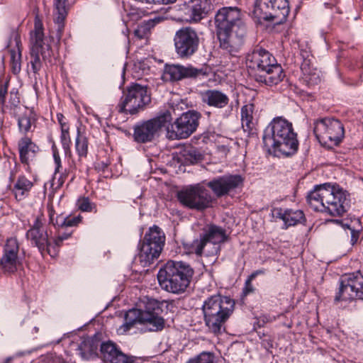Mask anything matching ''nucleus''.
Masks as SVG:
<instances>
[{"label":"nucleus","mask_w":363,"mask_h":363,"mask_svg":"<svg viewBox=\"0 0 363 363\" xmlns=\"http://www.w3.org/2000/svg\"><path fill=\"white\" fill-rule=\"evenodd\" d=\"M265 149L275 156H289L298 147L296 134L291 123L281 117L274 118L266 128L262 137Z\"/></svg>","instance_id":"nucleus-1"},{"label":"nucleus","mask_w":363,"mask_h":363,"mask_svg":"<svg viewBox=\"0 0 363 363\" xmlns=\"http://www.w3.org/2000/svg\"><path fill=\"white\" fill-rule=\"evenodd\" d=\"M350 201L346 191L328 184L316 186L307 196L311 208L332 216H342L349 208Z\"/></svg>","instance_id":"nucleus-2"},{"label":"nucleus","mask_w":363,"mask_h":363,"mask_svg":"<svg viewBox=\"0 0 363 363\" xmlns=\"http://www.w3.org/2000/svg\"><path fill=\"white\" fill-rule=\"evenodd\" d=\"M247 66L258 72L257 81L268 86L278 84L285 77L281 66L267 50L256 47L246 56Z\"/></svg>","instance_id":"nucleus-3"},{"label":"nucleus","mask_w":363,"mask_h":363,"mask_svg":"<svg viewBox=\"0 0 363 363\" xmlns=\"http://www.w3.org/2000/svg\"><path fill=\"white\" fill-rule=\"evenodd\" d=\"M163 302L154 298H147L143 309L132 308L124 317V323L120 330L128 331L135 323L145 325L150 331H160L164 327V319L162 316Z\"/></svg>","instance_id":"nucleus-4"},{"label":"nucleus","mask_w":363,"mask_h":363,"mask_svg":"<svg viewBox=\"0 0 363 363\" xmlns=\"http://www.w3.org/2000/svg\"><path fill=\"white\" fill-rule=\"evenodd\" d=\"M234 309L235 301L228 296L218 294L208 297L202 306L206 325L212 333H220Z\"/></svg>","instance_id":"nucleus-5"},{"label":"nucleus","mask_w":363,"mask_h":363,"mask_svg":"<svg viewBox=\"0 0 363 363\" xmlns=\"http://www.w3.org/2000/svg\"><path fill=\"white\" fill-rule=\"evenodd\" d=\"M193 274L194 269L189 264L169 260L159 270L157 279L162 289L179 294L189 285Z\"/></svg>","instance_id":"nucleus-6"},{"label":"nucleus","mask_w":363,"mask_h":363,"mask_svg":"<svg viewBox=\"0 0 363 363\" xmlns=\"http://www.w3.org/2000/svg\"><path fill=\"white\" fill-rule=\"evenodd\" d=\"M226 239L225 231L220 227L212 225L200 235L199 239H196L191 242H184L183 246L189 254L214 256L220 251V244L224 242Z\"/></svg>","instance_id":"nucleus-7"},{"label":"nucleus","mask_w":363,"mask_h":363,"mask_svg":"<svg viewBox=\"0 0 363 363\" xmlns=\"http://www.w3.org/2000/svg\"><path fill=\"white\" fill-rule=\"evenodd\" d=\"M288 0H255L252 16L255 22L279 25L284 23L289 13Z\"/></svg>","instance_id":"nucleus-8"},{"label":"nucleus","mask_w":363,"mask_h":363,"mask_svg":"<svg viewBox=\"0 0 363 363\" xmlns=\"http://www.w3.org/2000/svg\"><path fill=\"white\" fill-rule=\"evenodd\" d=\"M164 242L165 235L161 228L157 225L150 228L138 245L137 259L140 264L143 267H148L157 259Z\"/></svg>","instance_id":"nucleus-9"},{"label":"nucleus","mask_w":363,"mask_h":363,"mask_svg":"<svg viewBox=\"0 0 363 363\" xmlns=\"http://www.w3.org/2000/svg\"><path fill=\"white\" fill-rule=\"evenodd\" d=\"M150 102V96L147 94V87L133 84L123 91L118 108L120 113L134 115L144 110Z\"/></svg>","instance_id":"nucleus-10"},{"label":"nucleus","mask_w":363,"mask_h":363,"mask_svg":"<svg viewBox=\"0 0 363 363\" xmlns=\"http://www.w3.org/2000/svg\"><path fill=\"white\" fill-rule=\"evenodd\" d=\"M172 120L171 111L167 110L153 118L137 123L134 126V140L139 143L153 141Z\"/></svg>","instance_id":"nucleus-11"},{"label":"nucleus","mask_w":363,"mask_h":363,"mask_svg":"<svg viewBox=\"0 0 363 363\" xmlns=\"http://www.w3.org/2000/svg\"><path fill=\"white\" fill-rule=\"evenodd\" d=\"M313 132L318 140L328 147L338 145L345 135L342 123L333 118H324L315 121Z\"/></svg>","instance_id":"nucleus-12"},{"label":"nucleus","mask_w":363,"mask_h":363,"mask_svg":"<svg viewBox=\"0 0 363 363\" xmlns=\"http://www.w3.org/2000/svg\"><path fill=\"white\" fill-rule=\"evenodd\" d=\"M201 117V113L194 110L183 113L172 123L167 125V138L172 140L188 138L196 130Z\"/></svg>","instance_id":"nucleus-13"},{"label":"nucleus","mask_w":363,"mask_h":363,"mask_svg":"<svg viewBox=\"0 0 363 363\" xmlns=\"http://www.w3.org/2000/svg\"><path fill=\"white\" fill-rule=\"evenodd\" d=\"M31 41V67L34 73H37L41 68L40 55L46 60L52 55V50L48 40L44 38L43 27L41 21L35 18L34 30L30 32Z\"/></svg>","instance_id":"nucleus-14"},{"label":"nucleus","mask_w":363,"mask_h":363,"mask_svg":"<svg viewBox=\"0 0 363 363\" xmlns=\"http://www.w3.org/2000/svg\"><path fill=\"white\" fill-rule=\"evenodd\" d=\"M177 198L184 206L197 211L208 208L212 201L209 191L199 184L179 191Z\"/></svg>","instance_id":"nucleus-15"},{"label":"nucleus","mask_w":363,"mask_h":363,"mask_svg":"<svg viewBox=\"0 0 363 363\" xmlns=\"http://www.w3.org/2000/svg\"><path fill=\"white\" fill-rule=\"evenodd\" d=\"M174 43L175 51L179 57L186 60L198 50L199 38L193 28L184 27L176 32Z\"/></svg>","instance_id":"nucleus-16"},{"label":"nucleus","mask_w":363,"mask_h":363,"mask_svg":"<svg viewBox=\"0 0 363 363\" xmlns=\"http://www.w3.org/2000/svg\"><path fill=\"white\" fill-rule=\"evenodd\" d=\"M363 300V276L359 271L342 277L335 301Z\"/></svg>","instance_id":"nucleus-17"},{"label":"nucleus","mask_w":363,"mask_h":363,"mask_svg":"<svg viewBox=\"0 0 363 363\" xmlns=\"http://www.w3.org/2000/svg\"><path fill=\"white\" fill-rule=\"evenodd\" d=\"M216 34L245 26L241 20L240 10L237 7H223L215 16Z\"/></svg>","instance_id":"nucleus-18"},{"label":"nucleus","mask_w":363,"mask_h":363,"mask_svg":"<svg viewBox=\"0 0 363 363\" xmlns=\"http://www.w3.org/2000/svg\"><path fill=\"white\" fill-rule=\"evenodd\" d=\"M220 48L232 56H236L244 45L246 27L241 26L232 30L216 34Z\"/></svg>","instance_id":"nucleus-19"},{"label":"nucleus","mask_w":363,"mask_h":363,"mask_svg":"<svg viewBox=\"0 0 363 363\" xmlns=\"http://www.w3.org/2000/svg\"><path fill=\"white\" fill-rule=\"evenodd\" d=\"M26 237L31 245L38 247L41 253L44 251L50 253L48 234L43 216H37L35 218L27 230Z\"/></svg>","instance_id":"nucleus-20"},{"label":"nucleus","mask_w":363,"mask_h":363,"mask_svg":"<svg viewBox=\"0 0 363 363\" xmlns=\"http://www.w3.org/2000/svg\"><path fill=\"white\" fill-rule=\"evenodd\" d=\"M242 183L243 179L239 174H225L213 178L206 183V186L220 198L242 186Z\"/></svg>","instance_id":"nucleus-21"},{"label":"nucleus","mask_w":363,"mask_h":363,"mask_svg":"<svg viewBox=\"0 0 363 363\" xmlns=\"http://www.w3.org/2000/svg\"><path fill=\"white\" fill-rule=\"evenodd\" d=\"M19 245L16 238L7 240L4 247V253L0 258V266L4 272L13 274L16 272L21 264L18 256Z\"/></svg>","instance_id":"nucleus-22"},{"label":"nucleus","mask_w":363,"mask_h":363,"mask_svg":"<svg viewBox=\"0 0 363 363\" xmlns=\"http://www.w3.org/2000/svg\"><path fill=\"white\" fill-rule=\"evenodd\" d=\"M201 73V69L190 65L185 67L180 65H167L164 67L165 77L172 82L184 78H196Z\"/></svg>","instance_id":"nucleus-23"},{"label":"nucleus","mask_w":363,"mask_h":363,"mask_svg":"<svg viewBox=\"0 0 363 363\" xmlns=\"http://www.w3.org/2000/svg\"><path fill=\"white\" fill-rule=\"evenodd\" d=\"M300 57L302 60L301 63V70L303 73L304 80L309 85L318 84L320 82L318 71L313 67L312 64L313 56L310 52L301 49L300 50Z\"/></svg>","instance_id":"nucleus-24"},{"label":"nucleus","mask_w":363,"mask_h":363,"mask_svg":"<svg viewBox=\"0 0 363 363\" xmlns=\"http://www.w3.org/2000/svg\"><path fill=\"white\" fill-rule=\"evenodd\" d=\"M101 353L104 359L111 363H133V357L123 353L112 342H103Z\"/></svg>","instance_id":"nucleus-25"},{"label":"nucleus","mask_w":363,"mask_h":363,"mask_svg":"<svg viewBox=\"0 0 363 363\" xmlns=\"http://www.w3.org/2000/svg\"><path fill=\"white\" fill-rule=\"evenodd\" d=\"M13 116L18 122V130L23 135H27L29 132H33L35 128V115L31 111L26 108L23 110H18V112H13Z\"/></svg>","instance_id":"nucleus-26"},{"label":"nucleus","mask_w":363,"mask_h":363,"mask_svg":"<svg viewBox=\"0 0 363 363\" xmlns=\"http://www.w3.org/2000/svg\"><path fill=\"white\" fill-rule=\"evenodd\" d=\"M201 98L203 103L219 109L226 107L230 101L228 95L218 89H208L202 91Z\"/></svg>","instance_id":"nucleus-27"},{"label":"nucleus","mask_w":363,"mask_h":363,"mask_svg":"<svg viewBox=\"0 0 363 363\" xmlns=\"http://www.w3.org/2000/svg\"><path fill=\"white\" fill-rule=\"evenodd\" d=\"M212 9L211 0H191L188 4V13L194 22L204 18Z\"/></svg>","instance_id":"nucleus-28"},{"label":"nucleus","mask_w":363,"mask_h":363,"mask_svg":"<svg viewBox=\"0 0 363 363\" xmlns=\"http://www.w3.org/2000/svg\"><path fill=\"white\" fill-rule=\"evenodd\" d=\"M67 0H54V22L56 25V38L59 41L62 35L65 28V20L67 15L66 6Z\"/></svg>","instance_id":"nucleus-29"},{"label":"nucleus","mask_w":363,"mask_h":363,"mask_svg":"<svg viewBox=\"0 0 363 363\" xmlns=\"http://www.w3.org/2000/svg\"><path fill=\"white\" fill-rule=\"evenodd\" d=\"M18 147L21 162L26 164H28L29 162L34 159L39 150L38 147L27 136L18 141Z\"/></svg>","instance_id":"nucleus-30"},{"label":"nucleus","mask_w":363,"mask_h":363,"mask_svg":"<svg viewBox=\"0 0 363 363\" xmlns=\"http://www.w3.org/2000/svg\"><path fill=\"white\" fill-rule=\"evenodd\" d=\"M33 186V182L25 176H19L12 189L16 199L18 201L24 199L28 195Z\"/></svg>","instance_id":"nucleus-31"},{"label":"nucleus","mask_w":363,"mask_h":363,"mask_svg":"<svg viewBox=\"0 0 363 363\" xmlns=\"http://www.w3.org/2000/svg\"><path fill=\"white\" fill-rule=\"evenodd\" d=\"M254 105L249 104L241 108L242 127L249 135L253 134L255 130V122L253 118Z\"/></svg>","instance_id":"nucleus-32"},{"label":"nucleus","mask_w":363,"mask_h":363,"mask_svg":"<svg viewBox=\"0 0 363 363\" xmlns=\"http://www.w3.org/2000/svg\"><path fill=\"white\" fill-rule=\"evenodd\" d=\"M160 21L161 19L160 18H155L142 21L135 29L134 32L135 35L140 39L145 38L150 33V30Z\"/></svg>","instance_id":"nucleus-33"},{"label":"nucleus","mask_w":363,"mask_h":363,"mask_svg":"<svg viewBox=\"0 0 363 363\" xmlns=\"http://www.w3.org/2000/svg\"><path fill=\"white\" fill-rule=\"evenodd\" d=\"M10 55L11 69L12 72L16 74L19 73L21 69V51L18 42L16 43V50H11Z\"/></svg>","instance_id":"nucleus-34"},{"label":"nucleus","mask_w":363,"mask_h":363,"mask_svg":"<svg viewBox=\"0 0 363 363\" xmlns=\"http://www.w3.org/2000/svg\"><path fill=\"white\" fill-rule=\"evenodd\" d=\"M304 218L303 211L300 210L292 211L291 209H286V213L285 217L284 225L286 228L289 226L296 225L301 222Z\"/></svg>","instance_id":"nucleus-35"},{"label":"nucleus","mask_w":363,"mask_h":363,"mask_svg":"<svg viewBox=\"0 0 363 363\" xmlns=\"http://www.w3.org/2000/svg\"><path fill=\"white\" fill-rule=\"evenodd\" d=\"M75 148L80 157H86L88 153V140L85 136L81 135L79 130L75 141Z\"/></svg>","instance_id":"nucleus-36"},{"label":"nucleus","mask_w":363,"mask_h":363,"mask_svg":"<svg viewBox=\"0 0 363 363\" xmlns=\"http://www.w3.org/2000/svg\"><path fill=\"white\" fill-rule=\"evenodd\" d=\"M184 157L185 161L190 164L196 163L203 159V156L201 152L194 147L186 150L184 151Z\"/></svg>","instance_id":"nucleus-37"},{"label":"nucleus","mask_w":363,"mask_h":363,"mask_svg":"<svg viewBox=\"0 0 363 363\" xmlns=\"http://www.w3.org/2000/svg\"><path fill=\"white\" fill-rule=\"evenodd\" d=\"M20 99L17 96L16 94H13L11 93L10 99L9 101V105L3 104L1 112L3 113L6 112V110L10 111V113L12 115L13 112H18V110H23L21 107H19Z\"/></svg>","instance_id":"nucleus-38"},{"label":"nucleus","mask_w":363,"mask_h":363,"mask_svg":"<svg viewBox=\"0 0 363 363\" xmlns=\"http://www.w3.org/2000/svg\"><path fill=\"white\" fill-rule=\"evenodd\" d=\"M186 363H214V356L211 352H203L190 359Z\"/></svg>","instance_id":"nucleus-39"},{"label":"nucleus","mask_w":363,"mask_h":363,"mask_svg":"<svg viewBox=\"0 0 363 363\" xmlns=\"http://www.w3.org/2000/svg\"><path fill=\"white\" fill-rule=\"evenodd\" d=\"M49 217L50 223H51L54 226H58L60 228L65 227L66 217L63 216L62 215H59L57 216L56 218H55V211L52 208L49 209Z\"/></svg>","instance_id":"nucleus-40"},{"label":"nucleus","mask_w":363,"mask_h":363,"mask_svg":"<svg viewBox=\"0 0 363 363\" xmlns=\"http://www.w3.org/2000/svg\"><path fill=\"white\" fill-rule=\"evenodd\" d=\"M69 125H62L61 128V143L64 149H69L71 143V139L69 136Z\"/></svg>","instance_id":"nucleus-41"},{"label":"nucleus","mask_w":363,"mask_h":363,"mask_svg":"<svg viewBox=\"0 0 363 363\" xmlns=\"http://www.w3.org/2000/svg\"><path fill=\"white\" fill-rule=\"evenodd\" d=\"M77 204L82 211L91 212L94 208V204L91 203L88 197L79 198Z\"/></svg>","instance_id":"nucleus-42"},{"label":"nucleus","mask_w":363,"mask_h":363,"mask_svg":"<svg viewBox=\"0 0 363 363\" xmlns=\"http://www.w3.org/2000/svg\"><path fill=\"white\" fill-rule=\"evenodd\" d=\"M69 174V169H65L63 172L60 171V173L57 175V179H55V181H57V187H60L63 185L67 179Z\"/></svg>","instance_id":"nucleus-43"},{"label":"nucleus","mask_w":363,"mask_h":363,"mask_svg":"<svg viewBox=\"0 0 363 363\" xmlns=\"http://www.w3.org/2000/svg\"><path fill=\"white\" fill-rule=\"evenodd\" d=\"M252 279H250V277H248L247 279L245 281V286L242 289V294H244V296H247L255 291V288L252 284Z\"/></svg>","instance_id":"nucleus-44"},{"label":"nucleus","mask_w":363,"mask_h":363,"mask_svg":"<svg viewBox=\"0 0 363 363\" xmlns=\"http://www.w3.org/2000/svg\"><path fill=\"white\" fill-rule=\"evenodd\" d=\"M65 227H72L77 225L81 221V217L79 216H66Z\"/></svg>","instance_id":"nucleus-45"},{"label":"nucleus","mask_w":363,"mask_h":363,"mask_svg":"<svg viewBox=\"0 0 363 363\" xmlns=\"http://www.w3.org/2000/svg\"><path fill=\"white\" fill-rule=\"evenodd\" d=\"M286 213V209L283 210L281 208H275L272 210V215L274 218H279L284 222L285 221V217Z\"/></svg>","instance_id":"nucleus-46"},{"label":"nucleus","mask_w":363,"mask_h":363,"mask_svg":"<svg viewBox=\"0 0 363 363\" xmlns=\"http://www.w3.org/2000/svg\"><path fill=\"white\" fill-rule=\"evenodd\" d=\"M8 93V84L0 86V101L2 104L6 102V96Z\"/></svg>","instance_id":"nucleus-47"},{"label":"nucleus","mask_w":363,"mask_h":363,"mask_svg":"<svg viewBox=\"0 0 363 363\" xmlns=\"http://www.w3.org/2000/svg\"><path fill=\"white\" fill-rule=\"evenodd\" d=\"M71 235V233H60L56 238L55 242V245L60 246L64 240L67 239Z\"/></svg>","instance_id":"nucleus-48"},{"label":"nucleus","mask_w":363,"mask_h":363,"mask_svg":"<svg viewBox=\"0 0 363 363\" xmlns=\"http://www.w3.org/2000/svg\"><path fill=\"white\" fill-rule=\"evenodd\" d=\"M176 0H147L148 4H169L174 3Z\"/></svg>","instance_id":"nucleus-49"},{"label":"nucleus","mask_w":363,"mask_h":363,"mask_svg":"<svg viewBox=\"0 0 363 363\" xmlns=\"http://www.w3.org/2000/svg\"><path fill=\"white\" fill-rule=\"evenodd\" d=\"M57 119L60 125V128H62V125H69L65 120V116L62 113L57 114Z\"/></svg>","instance_id":"nucleus-50"},{"label":"nucleus","mask_w":363,"mask_h":363,"mask_svg":"<svg viewBox=\"0 0 363 363\" xmlns=\"http://www.w3.org/2000/svg\"><path fill=\"white\" fill-rule=\"evenodd\" d=\"M55 174L53 177V181L55 182L57 179V175L60 173V169L62 168L61 160L55 161Z\"/></svg>","instance_id":"nucleus-51"},{"label":"nucleus","mask_w":363,"mask_h":363,"mask_svg":"<svg viewBox=\"0 0 363 363\" xmlns=\"http://www.w3.org/2000/svg\"><path fill=\"white\" fill-rule=\"evenodd\" d=\"M350 232H351V242H352V245H354L357 241V239L359 237L358 233L355 232L354 230H352V229H350Z\"/></svg>","instance_id":"nucleus-52"},{"label":"nucleus","mask_w":363,"mask_h":363,"mask_svg":"<svg viewBox=\"0 0 363 363\" xmlns=\"http://www.w3.org/2000/svg\"><path fill=\"white\" fill-rule=\"evenodd\" d=\"M264 273H265L264 269H258V270H256L254 272H252L249 277H250V279H254L257 276H258L259 274H264Z\"/></svg>","instance_id":"nucleus-53"},{"label":"nucleus","mask_w":363,"mask_h":363,"mask_svg":"<svg viewBox=\"0 0 363 363\" xmlns=\"http://www.w3.org/2000/svg\"><path fill=\"white\" fill-rule=\"evenodd\" d=\"M338 0H327L324 4L327 6H333L337 3Z\"/></svg>","instance_id":"nucleus-54"},{"label":"nucleus","mask_w":363,"mask_h":363,"mask_svg":"<svg viewBox=\"0 0 363 363\" xmlns=\"http://www.w3.org/2000/svg\"><path fill=\"white\" fill-rule=\"evenodd\" d=\"M53 157H54V161L60 160V157L59 153L55 149L53 150Z\"/></svg>","instance_id":"nucleus-55"}]
</instances>
